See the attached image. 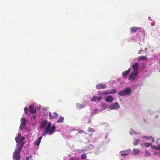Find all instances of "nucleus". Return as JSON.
I'll use <instances>...</instances> for the list:
<instances>
[{
  "mask_svg": "<svg viewBox=\"0 0 160 160\" xmlns=\"http://www.w3.org/2000/svg\"><path fill=\"white\" fill-rule=\"evenodd\" d=\"M51 124L50 122H49L46 127V132H45V133H51L52 132H54V130H55L56 127L55 126H52L51 128L50 129V127H51Z\"/></svg>",
  "mask_w": 160,
  "mask_h": 160,
  "instance_id": "nucleus-2",
  "label": "nucleus"
},
{
  "mask_svg": "<svg viewBox=\"0 0 160 160\" xmlns=\"http://www.w3.org/2000/svg\"><path fill=\"white\" fill-rule=\"evenodd\" d=\"M87 158L86 156V154L84 153L81 156V158L82 159H86Z\"/></svg>",
  "mask_w": 160,
  "mask_h": 160,
  "instance_id": "nucleus-25",
  "label": "nucleus"
},
{
  "mask_svg": "<svg viewBox=\"0 0 160 160\" xmlns=\"http://www.w3.org/2000/svg\"><path fill=\"white\" fill-rule=\"evenodd\" d=\"M26 120L24 118H22L21 119V123L25 124Z\"/></svg>",
  "mask_w": 160,
  "mask_h": 160,
  "instance_id": "nucleus-26",
  "label": "nucleus"
},
{
  "mask_svg": "<svg viewBox=\"0 0 160 160\" xmlns=\"http://www.w3.org/2000/svg\"><path fill=\"white\" fill-rule=\"evenodd\" d=\"M120 107L119 105L117 102H116L111 105L109 108L110 109H115L119 108Z\"/></svg>",
  "mask_w": 160,
  "mask_h": 160,
  "instance_id": "nucleus-7",
  "label": "nucleus"
},
{
  "mask_svg": "<svg viewBox=\"0 0 160 160\" xmlns=\"http://www.w3.org/2000/svg\"><path fill=\"white\" fill-rule=\"evenodd\" d=\"M20 138H19V137H16V138H15V140L16 141V142H18V141H19V139H20Z\"/></svg>",
  "mask_w": 160,
  "mask_h": 160,
  "instance_id": "nucleus-33",
  "label": "nucleus"
},
{
  "mask_svg": "<svg viewBox=\"0 0 160 160\" xmlns=\"http://www.w3.org/2000/svg\"><path fill=\"white\" fill-rule=\"evenodd\" d=\"M77 107L78 109H81L84 108L85 106L84 104L78 103L77 104Z\"/></svg>",
  "mask_w": 160,
  "mask_h": 160,
  "instance_id": "nucleus-16",
  "label": "nucleus"
},
{
  "mask_svg": "<svg viewBox=\"0 0 160 160\" xmlns=\"http://www.w3.org/2000/svg\"><path fill=\"white\" fill-rule=\"evenodd\" d=\"M45 133H44V134L43 135V136H44V135H45Z\"/></svg>",
  "mask_w": 160,
  "mask_h": 160,
  "instance_id": "nucleus-49",
  "label": "nucleus"
},
{
  "mask_svg": "<svg viewBox=\"0 0 160 160\" xmlns=\"http://www.w3.org/2000/svg\"><path fill=\"white\" fill-rule=\"evenodd\" d=\"M113 100V97L111 95L108 96L106 97L105 101L106 102H111Z\"/></svg>",
  "mask_w": 160,
  "mask_h": 160,
  "instance_id": "nucleus-10",
  "label": "nucleus"
},
{
  "mask_svg": "<svg viewBox=\"0 0 160 160\" xmlns=\"http://www.w3.org/2000/svg\"><path fill=\"white\" fill-rule=\"evenodd\" d=\"M78 132L79 133H83L85 134L84 137H85L86 140H85L86 142H90V137L92 135V134H91L90 135L88 134L85 132L83 130H79L78 131Z\"/></svg>",
  "mask_w": 160,
  "mask_h": 160,
  "instance_id": "nucleus-4",
  "label": "nucleus"
},
{
  "mask_svg": "<svg viewBox=\"0 0 160 160\" xmlns=\"http://www.w3.org/2000/svg\"><path fill=\"white\" fill-rule=\"evenodd\" d=\"M98 99V97L96 96H93L92 98H91L90 101L91 102H93L96 101Z\"/></svg>",
  "mask_w": 160,
  "mask_h": 160,
  "instance_id": "nucleus-22",
  "label": "nucleus"
},
{
  "mask_svg": "<svg viewBox=\"0 0 160 160\" xmlns=\"http://www.w3.org/2000/svg\"><path fill=\"white\" fill-rule=\"evenodd\" d=\"M71 160H79V159L73 157L71 158Z\"/></svg>",
  "mask_w": 160,
  "mask_h": 160,
  "instance_id": "nucleus-35",
  "label": "nucleus"
},
{
  "mask_svg": "<svg viewBox=\"0 0 160 160\" xmlns=\"http://www.w3.org/2000/svg\"><path fill=\"white\" fill-rule=\"evenodd\" d=\"M147 59V58L146 57L144 56H142L140 57L138 59V61L142 60L145 61Z\"/></svg>",
  "mask_w": 160,
  "mask_h": 160,
  "instance_id": "nucleus-17",
  "label": "nucleus"
},
{
  "mask_svg": "<svg viewBox=\"0 0 160 160\" xmlns=\"http://www.w3.org/2000/svg\"><path fill=\"white\" fill-rule=\"evenodd\" d=\"M17 137H19L20 138H21V133H18V136H17Z\"/></svg>",
  "mask_w": 160,
  "mask_h": 160,
  "instance_id": "nucleus-40",
  "label": "nucleus"
},
{
  "mask_svg": "<svg viewBox=\"0 0 160 160\" xmlns=\"http://www.w3.org/2000/svg\"><path fill=\"white\" fill-rule=\"evenodd\" d=\"M160 140V139L159 138H158L157 139V140L156 141V142H157L158 141H159Z\"/></svg>",
  "mask_w": 160,
  "mask_h": 160,
  "instance_id": "nucleus-45",
  "label": "nucleus"
},
{
  "mask_svg": "<svg viewBox=\"0 0 160 160\" xmlns=\"http://www.w3.org/2000/svg\"><path fill=\"white\" fill-rule=\"evenodd\" d=\"M88 131L91 132H95V130L93 128L89 127L88 128Z\"/></svg>",
  "mask_w": 160,
  "mask_h": 160,
  "instance_id": "nucleus-27",
  "label": "nucleus"
},
{
  "mask_svg": "<svg viewBox=\"0 0 160 160\" xmlns=\"http://www.w3.org/2000/svg\"><path fill=\"white\" fill-rule=\"evenodd\" d=\"M130 68H129L128 70H126L123 72L122 73V76L124 77L127 76V75L130 72Z\"/></svg>",
  "mask_w": 160,
  "mask_h": 160,
  "instance_id": "nucleus-11",
  "label": "nucleus"
},
{
  "mask_svg": "<svg viewBox=\"0 0 160 160\" xmlns=\"http://www.w3.org/2000/svg\"><path fill=\"white\" fill-rule=\"evenodd\" d=\"M131 91V90L129 88L127 87L125 89L119 92L118 95L121 96H124L130 93Z\"/></svg>",
  "mask_w": 160,
  "mask_h": 160,
  "instance_id": "nucleus-3",
  "label": "nucleus"
},
{
  "mask_svg": "<svg viewBox=\"0 0 160 160\" xmlns=\"http://www.w3.org/2000/svg\"><path fill=\"white\" fill-rule=\"evenodd\" d=\"M139 64L138 62L134 63L132 65V68L133 71H137Z\"/></svg>",
  "mask_w": 160,
  "mask_h": 160,
  "instance_id": "nucleus-13",
  "label": "nucleus"
},
{
  "mask_svg": "<svg viewBox=\"0 0 160 160\" xmlns=\"http://www.w3.org/2000/svg\"><path fill=\"white\" fill-rule=\"evenodd\" d=\"M133 152L134 154L136 155L138 154L139 152L140 151L139 149L134 148L133 150Z\"/></svg>",
  "mask_w": 160,
  "mask_h": 160,
  "instance_id": "nucleus-18",
  "label": "nucleus"
},
{
  "mask_svg": "<svg viewBox=\"0 0 160 160\" xmlns=\"http://www.w3.org/2000/svg\"><path fill=\"white\" fill-rule=\"evenodd\" d=\"M145 155L146 156H149L150 155V153L147 150H146Z\"/></svg>",
  "mask_w": 160,
  "mask_h": 160,
  "instance_id": "nucleus-34",
  "label": "nucleus"
},
{
  "mask_svg": "<svg viewBox=\"0 0 160 160\" xmlns=\"http://www.w3.org/2000/svg\"><path fill=\"white\" fill-rule=\"evenodd\" d=\"M29 108L30 109V112L31 114H34L36 112V109L33 108V107L32 106L30 105L29 106Z\"/></svg>",
  "mask_w": 160,
  "mask_h": 160,
  "instance_id": "nucleus-14",
  "label": "nucleus"
},
{
  "mask_svg": "<svg viewBox=\"0 0 160 160\" xmlns=\"http://www.w3.org/2000/svg\"><path fill=\"white\" fill-rule=\"evenodd\" d=\"M42 138V136L40 137L39 138L38 140V141H37V143L36 144V145L37 146H38L39 145L40 143L41 142V140Z\"/></svg>",
  "mask_w": 160,
  "mask_h": 160,
  "instance_id": "nucleus-21",
  "label": "nucleus"
},
{
  "mask_svg": "<svg viewBox=\"0 0 160 160\" xmlns=\"http://www.w3.org/2000/svg\"><path fill=\"white\" fill-rule=\"evenodd\" d=\"M154 154H155L156 155L160 154V152H157L156 151V152H154Z\"/></svg>",
  "mask_w": 160,
  "mask_h": 160,
  "instance_id": "nucleus-42",
  "label": "nucleus"
},
{
  "mask_svg": "<svg viewBox=\"0 0 160 160\" xmlns=\"http://www.w3.org/2000/svg\"><path fill=\"white\" fill-rule=\"evenodd\" d=\"M29 159V158L28 157H27V158H26V160H28Z\"/></svg>",
  "mask_w": 160,
  "mask_h": 160,
  "instance_id": "nucleus-46",
  "label": "nucleus"
},
{
  "mask_svg": "<svg viewBox=\"0 0 160 160\" xmlns=\"http://www.w3.org/2000/svg\"><path fill=\"white\" fill-rule=\"evenodd\" d=\"M98 92L99 93L98 94V95H100V96L102 95V92Z\"/></svg>",
  "mask_w": 160,
  "mask_h": 160,
  "instance_id": "nucleus-44",
  "label": "nucleus"
},
{
  "mask_svg": "<svg viewBox=\"0 0 160 160\" xmlns=\"http://www.w3.org/2000/svg\"><path fill=\"white\" fill-rule=\"evenodd\" d=\"M96 87L97 89H101L106 88L107 86L106 84L102 83H99L98 84Z\"/></svg>",
  "mask_w": 160,
  "mask_h": 160,
  "instance_id": "nucleus-6",
  "label": "nucleus"
},
{
  "mask_svg": "<svg viewBox=\"0 0 160 160\" xmlns=\"http://www.w3.org/2000/svg\"><path fill=\"white\" fill-rule=\"evenodd\" d=\"M64 118L62 116H60L59 119L57 121V122H63Z\"/></svg>",
  "mask_w": 160,
  "mask_h": 160,
  "instance_id": "nucleus-19",
  "label": "nucleus"
},
{
  "mask_svg": "<svg viewBox=\"0 0 160 160\" xmlns=\"http://www.w3.org/2000/svg\"><path fill=\"white\" fill-rule=\"evenodd\" d=\"M49 115L50 119L55 118L58 116V115L56 112L51 113L50 112H49Z\"/></svg>",
  "mask_w": 160,
  "mask_h": 160,
  "instance_id": "nucleus-9",
  "label": "nucleus"
},
{
  "mask_svg": "<svg viewBox=\"0 0 160 160\" xmlns=\"http://www.w3.org/2000/svg\"><path fill=\"white\" fill-rule=\"evenodd\" d=\"M151 141L152 142H154V138L152 137L151 136Z\"/></svg>",
  "mask_w": 160,
  "mask_h": 160,
  "instance_id": "nucleus-38",
  "label": "nucleus"
},
{
  "mask_svg": "<svg viewBox=\"0 0 160 160\" xmlns=\"http://www.w3.org/2000/svg\"><path fill=\"white\" fill-rule=\"evenodd\" d=\"M143 138H144L146 139L147 140H149V138L147 136H144L143 137Z\"/></svg>",
  "mask_w": 160,
  "mask_h": 160,
  "instance_id": "nucleus-39",
  "label": "nucleus"
},
{
  "mask_svg": "<svg viewBox=\"0 0 160 160\" xmlns=\"http://www.w3.org/2000/svg\"><path fill=\"white\" fill-rule=\"evenodd\" d=\"M24 139V138L23 137L21 138H20L19 141L18 142V143L20 144L22 143V142L23 141Z\"/></svg>",
  "mask_w": 160,
  "mask_h": 160,
  "instance_id": "nucleus-29",
  "label": "nucleus"
},
{
  "mask_svg": "<svg viewBox=\"0 0 160 160\" xmlns=\"http://www.w3.org/2000/svg\"><path fill=\"white\" fill-rule=\"evenodd\" d=\"M47 123V120H43L41 122V128H44Z\"/></svg>",
  "mask_w": 160,
  "mask_h": 160,
  "instance_id": "nucleus-12",
  "label": "nucleus"
},
{
  "mask_svg": "<svg viewBox=\"0 0 160 160\" xmlns=\"http://www.w3.org/2000/svg\"><path fill=\"white\" fill-rule=\"evenodd\" d=\"M154 23L155 22L153 21L151 22V24L152 26H153L154 25Z\"/></svg>",
  "mask_w": 160,
  "mask_h": 160,
  "instance_id": "nucleus-41",
  "label": "nucleus"
},
{
  "mask_svg": "<svg viewBox=\"0 0 160 160\" xmlns=\"http://www.w3.org/2000/svg\"><path fill=\"white\" fill-rule=\"evenodd\" d=\"M102 96L109 94L108 92H102Z\"/></svg>",
  "mask_w": 160,
  "mask_h": 160,
  "instance_id": "nucleus-32",
  "label": "nucleus"
},
{
  "mask_svg": "<svg viewBox=\"0 0 160 160\" xmlns=\"http://www.w3.org/2000/svg\"><path fill=\"white\" fill-rule=\"evenodd\" d=\"M144 145L146 147H149L150 146V142L145 143Z\"/></svg>",
  "mask_w": 160,
  "mask_h": 160,
  "instance_id": "nucleus-31",
  "label": "nucleus"
},
{
  "mask_svg": "<svg viewBox=\"0 0 160 160\" xmlns=\"http://www.w3.org/2000/svg\"><path fill=\"white\" fill-rule=\"evenodd\" d=\"M158 117V115H156V116H155V117H156V118H157Z\"/></svg>",
  "mask_w": 160,
  "mask_h": 160,
  "instance_id": "nucleus-47",
  "label": "nucleus"
},
{
  "mask_svg": "<svg viewBox=\"0 0 160 160\" xmlns=\"http://www.w3.org/2000/svg\"><path fill=\"white\" fill-rule=\"evenodd\" d=\"M157 146H155L154 145H152V143H151V148H153V149L157 150Z\"/></svg>",
  "mask_w": 160,
  "mask_h": 160,
  "instance_id": "nucleus-28",
  "label": "nucleus"
},
{
  "mask_svg": "<svg viewBox=\"0 0 160 160\" xmlns=\"http://www.w3.org/2000/svg\"><path fill=\"white\" fill-rule=\"evenodd\" d=\"M116 92V90L115 89H112L111 91L108 92L109 94H115Z\"/></svg>",
  "mask_w": 160,
  "mask_h": 160,
  "instance_id": "nucleus-20",
  "label": "nucleus"
},
{
  "mask_svg": "<svg viewBox=\"0 0 160 160\" xmlns=\"http://www.w3.org/2000/svg\"><path fill=\"white\" fill-rule=\"evenodd\" d=\"M24 112L25 114H28L27 111H28V108H25L24 109Z\"/></svg>",
  "mask_w": 160,
  "mask_h": 160,
  "instance_id": "nucleus-36",
  "label": "nucleus"
},
{
  "mask_svg": "<svg viewBox=\"0 0 160 160\" xmlns=\"http://www.w3.org/2000/svg\"><path fill=\"white\" fill-rule=\"evenodd\" d=\"M24 143V142H22L20 144L18 143L17 148L15 150L13 154V158L14 160H20L21 156L19 154Z\"/></svg>",
  "mask_w": 160,
  "mask_h": 160,
  "instance_id": "nucleus-1",
  "label": "nucleus"
},
{
  "mask_svg": "<svg viewBox=\"0 0 160 160\" xmlns=\"http://www.w3.org/2000/svg\"><path fill=\"white\" fill-rule=\"evenodd\" d=\"M25 125V124H23V123H21L20 126L19 127V128L21 130H22L23 128H24Z\"/></svg>",
  "mask_w": 160,
  "mask_h": 160,
  "instance_id": "nucleus-23",
  "label": "nucleus"
},
{
  "mask_svg": "<svg viewBox=\"0 0 160 160\" xmlns=\"http://www.w3.org/2000/svg\"><path fill=\"white\" fill-rule=\"evenodd\" d=\"M138 53H139V54H141V53H140V51H139V52H138Z\"/></svg>",
  "mask_w": 160,
  "mask_h": 160,
  "instance_id": "nucleus-48",
  "label": "nucleus"
},
{
  "mask_svg": "<svg viewBox=\"0 0 160 160\" xmlns=\"http://www.w3.org/2000/svg\"><path fill=\"white\" fill-rule=\"evenodd\" d=\"M33 160L32 159V160Z\"/></svg>",
  "mask_w": 160,
  "mask_h": 160,
  "instance_id": "nucleus-51",
  "label": "nucleus"
},
{
  "mask_svg": "<svg viewBox=\"0 0 160 160\" xmlns=\"http://www.w3.org/2000/svg\"><path fill=\"white\" fill-rule=\"evenodd\" d=\"M138 71H133L129 76V79L134 80L135 79L136 76L138 75Z\"/></svg>",
  "mask_w": 160,
  "mask_h": 160,
  "instance_id": "nucleus-5",
  "label": "nucleus"
},
{
  "mask_svg": "<svg viewBox=\"0 0 160 160\" xmlns=\"http://www.w3.org/2000/svg\"><path fill=\"white\" fill-rule=\"evenodd\" d=\"M98 112V109L95 108L94 110L92 112V114H95Z\"/></svg>",
  "mask_w": 160,
  "mask_h": 160,
  "instance_id": "nucleus-30",
  "label": "nucleus"
},
{
  "mask_svg": "<svg viewBox=\"0 0 160 160\" xmlns=\"http://www.w3.org/2000/svg\"><path fill=\"white\" fill-rule=\"evenodd\" d=\"M157 150L160 151V144H158L157 145Z\"/></svg>",
  "mask_w": 160,
  "mask_h": 160,
  "instance_id": "nucleus-37",
  "label": "nucleus"
},
{
  "mask_svg": "<svg viewBox=\"0 0 160 160\" xmlns=\"http://www.w3.org/2000/svg\"><path fill=\"white\" fill-rule=\"evenodd\" d=\"M141 29V28H137L136 27H132L130 28V30L131 32H135L138 29Z\"/></svg>",
  "mask_w": 160,
  "mask_h": 160,
  "instance_id": "nucleus-15",
  "label": "nucleus"
},
{
  "mask_svg": "<svg viewBox=\"0 0 160 160\" xmlns=\"http://www.w3.org/2000/svg\"><path fill=\"white\" fill-rule=\"evenodd\" d=\"M130 152V149H128L125 151H121L120 152V154L122 156H126L129 154Z\"/></svg>",
  "mask_w": 160,
  "mask_h": 160,
  "instance_id": "nucleus-8",
  "label": "nucleus"
},
{
  "mask_svg": "<svg viewBox=\"0 0 160 160\" xmlns=\"http://www.w3.org/2000/svg\"><path fill=\"white\" fill-rule=\"evenodd\" d=\"M159 72H160V69L159 70Z\"/></svg>",
  "mask_w": 160,
  "mask_h": 160,
  "instance_id": "nucleus-50",
  "label": "nucleus"
},
{
  "mask_svg": "<svg viewBox=\"0 0 160 160\" xmlns=\"http://www.w3.org/2000/svg\"><path fill=\"white\" fill-rule=\"evenodd\" d=\"M102 98L101 97H99V98H98L97 100H98V101H99L101 100L102 99Z\"/></svg>",
  "mask_w": 160,
  "mask_h": 160,
  "instance_id": "nucleus-43",
  "label": "nucleus"
},
{
  "mask_svg": "<svg viewBox=\"0 0 160 160\" xmlns=\"http://www.w3.org/2000/svg\"><path fill=\"white\" fill-rule=\"evenodd\" d=\"M139 140L138 139H135L133 142V144L134 145H136L138 144Z\"/></svg>",
  "mask_w": 160,
  "mask_h": 160,
  "instance_id": "nucleus-24",
  "label": "nucleus"
}]
</instances>
